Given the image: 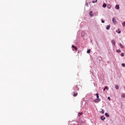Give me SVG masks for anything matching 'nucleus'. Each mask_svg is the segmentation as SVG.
<instances>
[{"mask_svg": "<svg viewBox=\"0 0 125 125\" xmlns=\"http://www.w3.org/2000/svg\"><path fill=\"white\" fill-rule=\"evenodd\" d=\"M79 123L80 125H85V121H84V120H80L79 121Z\"/></svg>", "mask_w": 125, "mask_h": 125, "instance_id": "1", "label": "nucleus"}, {"mask_svg": "<svg viewBox=\"0 0 125 125\" xmlns=\"http://www.w3.org/2000/svg\"><path fill=\"white\" fill-rule=\"evenodd\" d=\"M100 101H101V100L100 99H96L94 100V102H95V103H98V102H100Z\"/></svg>", "mask_w": 125, "mask_h": 125, "instance_id": "2", "label": "nucleus"}, {"mask_svg": "<svg viewBox=\"0 0 125 125\" xmlns=\"http://www.w3.org/2000/svg\"><path fill=\"white\" fill-rule=\"evenodd\" d=\"M111 42L112 45H113L114 46H115L116 42H115V40H111Z\"/></svg>", "mask_w": 125, "mask_h": 125, "instance_id": "3", "label": "nucleus"}, {"mask_svg": "<svg viewBox=\"0 0 125 125\" xmlns=\"http://www.w3.org/2000/svg\"><path fill=\"white\" fill-rule=\"evenodd\" d=\"M101 120H102V121H104L105 120L106 118L104 117V115L101 116L100 117Z\"/></svg>", "mask_w": 125, "mask_h": 125, "instance_id": "4", "label": "nucleus"}, {"mask_svg": "<svg viewBox=\"0 0 125 125\" xmlns=\"http://www.w3.org/2000/svg\"><path fill=\"white\" fill-rule=\"evenodd\" d=\"M115 8L116 9H117V10H119V9H120V5H116L115 6Z\"/></svg>", "mask_w": 125, "mask_h": 125, "instance_id": "5", "label": "nucleus"}, {"mask_svg": "<svg viewBox=\"0 0 125 125\" xmlns=\"http://www.w3.org/2000/svg\"><path fill=\"white\" fill-rule=\"evenodd\" d=\"M111 5L110 4H108L107 5V8H108V9H111Z\"/></svg>", "mask_w": 125, "mask_h": 125, "instance_id": "6", "label": "nucleus"}, {"mask_svg": "<svg viewBox=\"0 0 125 125\" xmlns=\"http://www.w3.org/2000/svg\"><path fill=\"white\" fill-rule=\"evenodd\" d=\"M119 45H120V46L121 48H125V46H124V45H123L122 43H120Z\"/></svg>", "mask_w": 125, "mask_h": 125, "instance_id": "7", "label": "nucleus"}, {"mask_svg": "<svg viewBox=\"0 0 125 125\" xmlns=\"http://www.w3.org/2000/svg\"><path fill=\"white\" fill-rule=\"evenodd\" d=\"M105 116H106V117H107V118H109L110 117V115H109V114H108V113L106 112L104 114Z\"/></svg>", "mask_w": 125, "mask_h": 125, "instance_id": "8", "label": "nucleus"}, {"mask_svg": "<svg viewBox=\"0 0 125 125\" xmlns=\"http://www.w3.org/2000/svg\"><path fill=\"white\" fill-rule=\"evenodd\" d=\"M112 22H113V23H116L117 22V20H116V19H115V18H112Z\"/></svg>", "mask_w": 125, "mask_h": 125, "instance_id": "9", "label": "nucleus"}, {"mask_svg": "<svg viewBox=\"0 0 125 125\" xmlns=\"http://www.w3.org/2000/svg\"><path fill=\"white\" fill-rule=\"evenodd\" d=\"M106 6H107V4L104 3L103 4V7L104 8H105L106 7Z\"/></svg>", "mask_w": 125, "mask_h": 125, "instance_id": "10", "label": "nucleus"}, {"mask_svg": "<svg viewBox=\"0 0 125 125\" xmlns=\"http://www.w3.org/2000/svg\"><path fill=\"white\" fill-rule=\"evenodd\" d=\"M111 27V25L109 24L108 25H107L106 27V30H109L110 29V27Z\"/></svg>", "mask_w": 125, "mask_h": 125, "instance_id": "11", "label": "nucleus"}, {"mask_svg": "<svg viewBox=\"0 0 125 125\" xmlns=\"http://www.w3.org/2000/svg\"><path fill=\"white\" fill-rule=\"evenodd\" d=\"M84 34H85L84 31H82L81 32V36H82V37H83L84 36Z\"/></svg>", "mask_w": 125, "mask_h": 125, "instance_id": "12", "label": "nucleus"}, {"mask_svg": "<svg viewBox=\"0 0 125 125\" xmlns=\"http://www.w3.org/2000/svg\"><path fill=\"white\" fill-rule=\"evenodd\" d=\"M105 89H106L107 90H108L109 89V88H108V86H106L103 89L104 91H105Z\"/></svg>", "mask_w": 125, "mask_h": 125, "instance_id": "13", "label": "nucleus"}, {"mask_svg": "<svg viewBox=\"0 0 125 125\" xmlns=\"http://www.w3.org/2000/svg\"><path fill=\"white\" fill-rule=\"evenodd\" d=\"M72 48H74V49H75V50H78V48H77V47L75 46V45H72Z\"/></svg>", "mask_w": 125, "mask_h": 125, "instance_id": "14", "label": "nucleus"}, {"mask_svg": "<svg viewBox=\"0 0 125 125\" xmlns=\"http://www.w3.org/2000/svg\"><path fill=\"white\" fill-rule=\"evenodd\" d=\"M78 116L80 117L81 116H82V115H83V112H79L78 113Z\"/></svg>", "mask_w": 125, "mask_h": 125, "instance_id": "15", "label": "nucleus"}, {"mask_svg": "<svg viewBox=\"0 0 125 125\" xmlns=\"http://www.w3.org/2000/svg\"><path fill=\"white\" fill-rule=\"evenodd\" d=\"M89 15L93 17V14H92V11L90 12Z\"/></svg>", "mask_w": 125, "mask_h": 125, "instance_id": "16", "label": "nucleus"}, {"mask_svg": "<svg viewBox=\"0 0 125 125\" xmlns=\"http://www.w3.org/2000/svg\"><path fill=\"white\" fill-rule=\"evenodd\" d=\"M74 90H76V91L79 90V88H78V86L77 85H76L75 86V89H74Z\"/></svg>", "mask_w": 125, "mask_h": 125, "instance_id": "17", "label": "nucleus"}, {"mask_svg": "<svg viewBox=\"0 0 125 125\" xmlns=\"http://www.w3.org/2000/svg\"><path fill=\"white\" fill-rule=\"evenodd\" d=\"M115 89H117L118 90V89H119V86H118V85H115Z\"/></svg>", "mask_w": 125, "mask_h": 125, "instance_id": "18", "label": "nucleus"}, {"mask_svg": "<svg viewBox=\"0 0 125 125\" xmlns=\"http://www.w3.org/2000/svg\"><path fill=\"white\" fill-rule=\"evenodd\" d=\"M78 95V93H74L73 94V96L74 97H76V96H77Z\"/></svg>", "mask_w": 125, "mask_h": 125, "instance_id": "19", "label": "nucleus"}, {"mask_svg": "<svg viewBox=\"0 0 125 125\" xmlns=\"http://www.w3.org/2000/svg\"><path fill=\"white\" fill-rule=\"evenodd\" d=\"M121 97H123V98H125V94H122Z\"/></svg>", "mask_w": 125, "mask_h": 125, "instance_id": "20", "label": "nucleus"}, {"mask_svg": "<svg viewBox=\"0 0 125 125\" xmlns=\"http://www.w3.org/2000/svg\"><path fill=\"white\" fill-rule=\"evenodd\" d=\"M96 95L97 96V98L99 99V94L98 93H96Z\"/></svg>", "mask_w": 125, "mask_h": 125, "instance_id": "21", "label": "nucleus"}, {"mask_svg": "<svg viewBox=\"0 0 125 125\" xmlns=\"http://www.w3.org/2000/svg\"><path fill=\"white\" fill-rule=\"evenodd\" d=\"M100 113H101L102 114H104V109H102V111L100 112Z\"/></svg>", "mask_w": 125, "mask_h": 125, "instance_id": "22", "label": "nucleus"}, {"mask_svg": "<svg viewBox=\"0 0 125 125\" xmlns=\"http://www.w3.org/2000/svg\"><path fill=\"white\" fill-rule=\"evenodd\" d=\"M90 51H91V50H90V49L87 50V53H90Z\"/></svg>", "mask_w": 125, "mask_h": 125, "instance_id": "23", "label": "nucleus"}, {"mask_svg": "<svg viewBox=\"0 0 125 125\" xmlns=\"http://www.w3.org/2000/svg\"><path fill=\"white\" fill-rule=\"evenodd\" d=\"M92 3H95V2H97V0H95V1H92Z\"/></svg>", "mask_w": 125, "mask_h": 125, "instance_id": "24", "label": "nucleus"}, {"mask_svg": "<svg viewBox=\"0 0 125 125\" xmlns=\"http://www.w3.org/2000/svg\"><path fill=\"white\" fill-rule=\"evenodd\" d=\"M121 56H122L123 57H124V56H125V54L124 53H122L121 54Z\"/></svg>", "mask_w": 125, "mask_h": 125, "instance_id": "25", "label": "nucleus"}, {"mask_svg": "<svg viewBox=\"0 0 125 125\" xmlns=\"http://www.w3.org/2000/svg\"><path fill=\"white\" fill-rule=\"evenodd\" d=\"M117 52H121V50L120 49H118L116 50Z\"/></svg>", "mask_w": 125, "mask_h": 125, "instance_id": "26", "label": "nucleus"}, {"mask_svg": "<svg viewBox=\"0 0 125 125\" xmlns=\"http://www.w3.org/2000/svg\"><path fill=\"white\" fill-rule=\"evenodd\" d=\"M102 23H105V21L103 20V19L101 20Z\"/></svg>", "mask_w": 125, "mask_h": 125, "instance_id": "27", "label": "nucleus"}, {"mask_svg": "<svg viewBox=\"0 0 125 125\" xmlns=\"http://www.w3.org/2000/svg\"><path fill=\"white\" fill-rule=\"evenodd\" d=\"M123 67H125V63H122V64Z\"/></svg>", "mask_w": 125, "mask_h": 125, "instance_id": "28", "label": "nucleus"}, {"mask_svg": "<svg viewBox=\"0 0 125 125\" xmlns=\"http://www.w3.org/2000/svg\"><path fill=\"white\" fill-rule=\"evenodd\" d=\"M107 99H108V100H111V98H110V97H108Z\"/></svg>", "mask_w": 125, "mask_h": 125, "instance_id": "29", "label": "nucleus"}, {"mask_svg": "<svg viewBox=\"0 0 125 125\" xmlns=\"http://www.w3.org/2000/svg\"><path fill=\"white\" fill-rule=\"evenodd\" d=\"M118 34H121V31H119L118 32Z\"/></svg>", "mask_w": 125, "mask_h": 125, "instance_id": "30", "label": "nucleus"}, {"mask_svg": "<svg viewBox=\"0 0 125 125\" xmlns=\"http://www.w3.org/2000/svg\"><path fill=\"white\" fill-rule=\"evenodd\" d=\"M86 5H88V3H86Z\"/></svg>", "mask_w": 125, "mask_h": 125, "instance_id": "31", "label": "nucleus"}, {"mask_svg": "<svg viewBox=\"0 0 125 125\" xmlns=\"http://www.w3.org/2000/svg\"><path fill=\"white\" fill-rule=\"evenodd\" d=\"M116 32L117 33H118V30H116Z\"/></svg>", "mask_w": 125, "mask_h": 125, "instance_id": "32", "label": "nucleus"}]
</instances>
